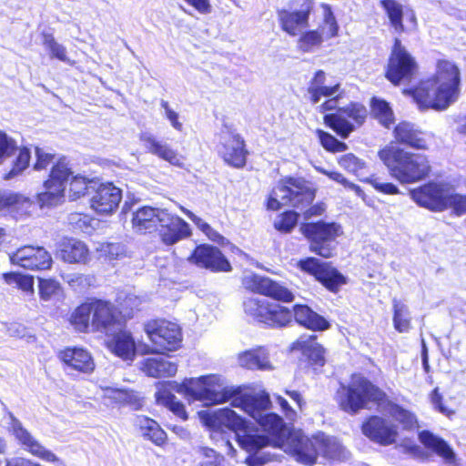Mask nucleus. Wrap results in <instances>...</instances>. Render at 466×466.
Masks as SVG:
<instances>
[{
	"label": "nucleus",
	"instance_id": "obj_1",
	"mask_svg": "<svg viewBox=\"0 0 466 466\" xmlns=\"http://www.w3.org/2000/svg\"><path fill=\"white\" fill-rule=\"evenodd\" d=\"M171 390L182 394L188 401L200 400L206 405L230 401L233 407L240 408L258 422L264 431L279 438L286 435L287 428L282 418L269 412L271 401L265 391L242 392L238 388L226 386L224 380L214 374L185 379L181 384H163L155 394L157 403L167 407L184 420L187 419L185 407Z\"/></svg>",
	"mask_w": 466,
	"mask_h": 466
},
{
	"label": "nucleus",
	"instance_id": "obj_2",
	"mask_svg": "<svg viewBox=\"0 0 466 466\" xmlns=\"http://www.w3.org/2000/svg\"><path fill=\"white\" fill-rule=\"evenodd\" d=\"M460 81L458 66L451 61L440 60L434 76L421 81L410 93L419 107L443 110L457 100Z\"/></svg>",
	"mask_w": 466,
	"mask_h": 466
},
{
	"label": "nucleus",
	"instance_id": "obj_3",
	"mask_svg": "<svg viewBox=\"0 0 466 466\" xmlns=\"http://www.w3.org/2000/svg\"><path fill=\"white\" fill-rule=\"evenodd\" d=\"M199 415L211 430L218 431L224 427L234 431L240 448L249 454H256L270 444L268 437L261 434L251 422L229 408L218 409L213 412L202 411Z\"/></svg>",
	"mask_w": 466,
	"mask_h": 466
},
{
	"label": "nucleus",
	"instance_id": "obj_4",
	"mask_svg": "<svg viewBox=\"0 0 466 466\" xmlns=\"http://www.w3.org/2000/svg\"><path fill=\"white\" fill-rule=\"evenodd\" d=\"M379 157L400 183L420 181L426 178L431 170L425 155L406 152L395 147L380 150Z\"/></svg>",
	"mask_w": 466,
	"mask_h": 466
},
{
	"label": "nucleus",
	"instance_id": "obj_5",
	"mask_svg": "<svg viewBox=\"0 0 466 466\" xmlns=\"http://www.w3.org/2000/svg\"><path fill=\"white\" fill-rule=\"evenodd\" d=\"M71 323L80 332L92 330L108 333L120 325L114 305L100 299L77 307L71 316Z\"/></svg>",
	"mask_w": 466,
	"mask_h": 466
},
{
	"label": "nucleus",
	"instance_id": "obj_6",
	"mask_svg": "<svg viewBox=\"0 0 466 466\" xmlns=\"http://www.w3.org/2000/svg\"><path fill=\"white\" fill-rule=\"evenodd\" d=\"M383 397L384 393L378 387L360 375L352 376L349 386H341L338 390L340 408L350 413H356L369 401H378Z\"/></svg>",
	"mask_w": 466,
	"mask_h": 466
},
{
	"label": "nucleus",
	"instance_id": "obj_7",
	"mask_svg": "<svg viewBox=\"0 0 466 466\" xmlns=\"http://www.w3.org/2000/svg\"><path fill=\"white\" fill-rule=\"evenodd\" d=\"M314 198V191L304 180L289 178L273 188L267 206L271 210H278L286 205L302 210L312 203Z\"/></svg>",
	"mask_w": 466,
	"mask_h": 466
},
{
	"label": "nucleus",
	"instance_id": "obj_8",
	"mask_svg": "<svg viewBox=\"0 0 466 466\" xmlns=\"http://www.w3.org/2000/svg\"><path fill=\"white\" fill-rule=\"evenodd\" d=\"M300 232L309 240L311 252L328 258L335 253L336 238L342 234V228L335 222L319 221L302 224Z\"/></svg>",
	"mask_w": 466,
	"mask_h": 466
},
{
	"label": "nucleus",
	"instance_id": "obj_9",
	"mask_svg": "<svg viewBox=\"0 0 466 466\" xmlns=\"http://www.w3.org/2000/svg\"><path fill=\"white\" fill-rule=\"evenodd\" d=\"M144 329L152 344L147 353L163 354L175 350L182 341L181 329L172 321L154 319L145 324Z\"/></svg>",
	"mask_w": 466,
	"mask_h": 466
},
{
	"label": "nucleus",
	"instance_id": "obj_10",
	"mask_svg": "<svg viewBox=\"0 0 466 466\" xmlns=\"http://www.w3.org/2000/svg\"><path fill=\"white\" fill-rule=\"evenodd\" d=\"M7 419V431L24 451L46 462L56 466L61 464V460L52 451L42 445L13 413L9 412Z\"/></svg>",
	"mask_w": 466,
	"mask_h": 466
},
{
	"label": "nucleus",
	"instance_id": "obj_11",
	"mask_svg": "<svg viewBox=\"0 0 466 466\" xmlns=\"http://www.w3.org/2000/svg\"><path fill=\"white\" fill-rule=\"evenodd\" d=\"M218 137V151L224 161L235 167H243L248 152L245 149L244 139L236 132L233 126L225 122Z\"/></svg>",
	"mask_w": 466,
	"mask_h": 466
},
{
	"label": "nucleus",
	"instance_id": "obj_12",
	"mask_svg": "<svg viewBox=\"0 0 466 466\" xmlns=\"http://www.w3.org/2000/svg\"><path fill=\"white\" fill-rule=\"evenodd\" d=\"M417 70L415 58L401 45L400 40L396 38L388 62L387 79L398 85L401 81L410 80Z\"/></svg>",
	"mask_w": 466,
	"mask_h": 466
},
{
	"label": "nucleus",
	"instance_id": "obj_13",
	"mask_svg": "<svg viewBox=\"0 0 466 466\" xmlns=\"http://www.w3.org/2000/svg\"><path fill=\"white\" fill-rule=\"evenodd\" d=\"M72 174L65 159L59 160L51 170L50 178L44 184L45 191L38 194L41 208H50L60 204L64 199L65 182Z\"/></svg>",
	"mask_w": 466,
	"mask_h": 466
},
{
	"label": "nucleus",
	"instance_id": "obj_14",
	"mask_svg": "<svg viewBox=\"0 0 466 466\" xmlns=\"http://www.w3.org/2000/svg\"><path fill=\"white\" fill-rule=\"evenodd\" d=\"M311 10V0H291L289 10L279 9L277 11L281 29L289 35H298L303 28L309 25Z\"/></svg>",
	"mask_w": 466,
	"mask_h": 466
},
{
	"label": "nucleus",
	"instance_id": "obj_15",
	"mask_svg": "<svg viewBox=\"0 0 466 466\" xmlns=\"http://www.w3.org/2000/svg\"><path fill=\"white\" fill-rule=\"evenodd\" d=\"M299 268L313 276L329 290L336 292L345 283V278L329 262L316 258H307L299 261Z\"/></svg>",
	"mask_w": 466,
	"mask_h": 466
},
{
	"label": "nucleus",
	"instance_id": "obj_16",
	"mask_svg": "<svg viewBox=\"0 0 466 466\" xmlns=\"http://www.w3.org/2000/svg\"><path fill=\"white\" fill-rule=\"evenodd\" d=\"M12 264L30 270L50 268L52 257L43 247L24 246L9 255Z\"/></svg>",
	"mask_w": 466,
	"mask_h": 466
},
{
	"label": "nucleus",
	"instance_id": "obj_17",
	"mask_svg": "<svg viewBox=\"0 0 466 466\" xmlns=\"http://www.w3.org/2000/svg\"><path fill=\"white\" fill-rule=\"evenodd\" d=\"M449 189L441 184L428 183L410 191L411 198L420 207L433 211L445 209Z\"/></svg>",
	"mask_w": 466,
	"mask_h": 466
},
{
	"label": "nucleus",
	"instance_id": "obj_18",
	"mask_svg": "<svg viewBox=\"0 0 466 466\" xmlns=\"http://www.w3.org/2000/svg\"><path fill=\"white\" fill-rule=\"evenodd\" d=\"M243 284L252 291L277 300L290 302L294 299V295L287 288L266 277L249 274L245 276Z\"/></svg>",
	"mask_w": 466,
	"mask_h": 466
},
{
	"label": "nucleus",
	"instance_id": "obj_19",
	"mask_svg": "<svg viewBox=\"0 0 466 466\" xmlns=\"http://www.w3.org/2000/svg\"><path fill=\"white\" fill-rule=\"evenodd\" d=\"M284 451L289 453L298 462L313 465L316 463L318 457L315 435L309 438L302 433H294L289 437Z\"/></svg>",
	"mask_w": 466,
	"mask_h": 466
},
{
	"label": "nucleus",
	"instance_id": "obj_20",
	"mask_svg": "<svg viewBox=\"0 0 466 466\" xmlns=\"http://www.w3.org/2000/svg\"><path fill=\"white\" fill-rule=\"evenodd\" d=\"M362 432L370 440L380 445H390L398 437L397 427L390 420L372 416L362 425Z\"/></svg>",
	"mask_w": 466,
	"mask_h": 466
},
{
	"label": "nucleus",
	"instance_id": "obj_21",
	"mask_svg": "<svg viewBox=\"0 0 466 466\" xmlns=\"http://www.w3.org/2000/svg\"><path fill=\"white\" fill-rule=\"evenodd\" d=\"M122 199V191L112 183L100 184L91 198L92 209L102 215L113 213Z\"/></svg>",
	"mask_w": 466,
	"mask_h": 466
},
{
	"label": "nucleus",
	"instance_id": "obj_22",
	"mask_svg": "<svg viewBox=\"0 0 466 466\" xmlns=\"http://www.w3.org/2000/svg\"><path fill=\"white\" fill-rule=\"evenodd\" d=\"M160 217L162 219L158 223L157 230L165 244L173 245L189 236V225L179 217L171 215L167 210L161 212Z\"/></svg>",
	"mask_w": 466,
	"mask_h": 466
},
{
	"label": "nucleus",
	"instance_id": "obj_23",
	"mask_svg": "<svg viewBox=\"0 0 466 466\" xmlns=\"http://www.w3.org/2000/svg\"><path fill=\"white\" fill-rule=\"evenodd\" d=\"M189 260L212 271H229L231 269L229 262L221 251L218 248L208 245L197 247Z\"/></svg>",
	"mask_w": 466,
	"mask_h": 466
},
{
	"label": "nucleus",
	"instance_id": "obj_24",
	"mask_svg": "<svg viewBox=\"0 0 466 466\" xmlns=\"http://www.w3.org/2000/svg\"><path fill=\"white\" fill-rule=\"evenodd\" d=\"M141 142L144 147L152 155L170 163L173 166L182 167L184 157L167 142L157 139L150 133L141 134Z\"/></svg>",
	"mask_w": 466,
	"mask_h": 466
},
{
	"label": "nucleus",
	"instance_id": "obj_25",
	"mask_svg": "<svg viewBox=\"0 0 466 466\" xmlns=\"http://www.w3.org/2000/svg\"><path fill=\"white\" fill-rule=\"evenodd\" d=\"M58 256L67 263L86 264L90 259L86 243L76 238H64L58 244Z\"/></svg>",
	"mask_w": 466,
	"mask_h": 466
},
{
	"label": "nucleus",
	"instance_id": "obj_26",
	"mask_svg": "<svg viewBox=\"0 0 466 466\" xmlns=\"http://www.w3.org/2000/svg\"><path fill=\"white\" fill-rule=\"evenodd\" d=\"M326 73L323 70H317L309 80L307 94L311 103L317 104L321 97H329L340 93V84L327 86Z\"/></svg>",
	"mask_w": 466,
	"mask_h": 466
},
{
	"label": "nucleus",
	"instance_id": "obj_27",
	"mask_svg": "<svg viewBox=\"0 0 466 466\" xmlns=\"http://www.w3.org/2000/svg\"><path fill=\"white\" fill-rule=\"evenodd\" d=\"M58 357L66 366L81 372L88 373L95 368L91 355L82 348H66Z\"/></svg>",
	"mask_w": 466,
	"mask_h": 466
},
{
	"label": "nucleus",
	"instance_id": "obj_28",
	"mask_svg": "<svg viewBox=\"0 0 466 466\" xmlns=\"http://www.w3.org/2000/svg\"><path fill=\"white\" fill-rule=\"evenodd\" d=\"M166 209L154 208L151 207H143L133 213L132 226L134 229L140 233L152 232L157 230L158 223L162 218L161 212Z\"/></svg>",
	"mask_w": 466,
	"mask_h": 466
},
{
	"label": "nucleus",
	"instance_id": "obj_29",
	"mask_svg": "<svg viewBox=\"0 0 466 466\" xmlns=\"http://www.w3.org/2000/svg\"><path fill=\"white\" fill-rule=\"evenodd\" d=\"M292 350H301L302 354L309 360L311 365L324 366L325 350L316 341V336H301L292 345Z\"/></svg>",
	"mask_w": 466,
	"mask_h": 466
},
{
	"label": "nucleus",
	"instance_id": "obj_30",
	"mask_svg": "<svg viewBox=\"0 0 466 466\" xmlns=\"http://www.w3.org/2000/svg\"><path fill=\"white\" fill-rule=\"evenodd\" d=\"M108 348L124 360H133L136 356V342L127 330L116 332L108 341Z\"/></svg>",
	"mask_w": 466,
	"mask_h": 466
},
{
	"label": "nucleus",
	"instance_id": "obj_31",
	"mask_svg": "<svg viewBox=\"0 0 466 466\" xmlns=\"http://www.w3.org/2000/svg\"><path fill=\"white\" fill-rule=\"evenodd\" d=\"M292 314L299 325L309 329L321 331L329 328V323L326 319L313 311L306 305L294 306Z\"/></svg>",
	"mask_w": 466,
	"mask_h": 466
},
{
	"label": "nucleus",
	"instance_id": "obj_32",
	"mask_svg": "<svg viewBox=\"0 0 466 466\" xmlns=\"http://www.w3.org/2000/svg\"><path fill=\"white\" fill-rule=\"evenodd\" d=\"M141 370L149 377H172L177 371V365L167 359L157 356L147 358L141 362Z\"/></svg>",
	"mask_w": 466,
	"mask_h": 466
},
{
	"label": "nucleus",
	"instance_id": "obj_33",
	"mask_svg": "<svg viewBox=\"0 0 466 466\" xmlns=\"http://www.w3.org/2000/svg\"><path fill=\"white\" fill-rule=\"evenodd\" d=\"M134 425L143 438L152 441L155 445L163 446L166 443L167 433L156 420L138 415L134 420Z\"/></svg>",
	"mask_w": 466,
	"mask_h": 466
},
{
	"label": "nucleus",
	"instance_id": "obj_34",
	"mask_svg": "<svg viewBox=\"0 0 466 466\" xmlns=\"http://www.w3.org/2000/svg\"><path fill=\"white\" fill-rule=\"evenodd\" d=\"M315 446L318 455L327 459L345 460L348 457L346 450L335 437L318 433L315 435Z\"/></svg>",
	"mask_w": 466,
	"mask_h": 466
},
{
	"label": "nucleus",
	"instance_id": "obj_35",
	"mask_svg": "<svg viewBox=\"0 0 466 466\" xmlns=\"http://www.w3.org/2000/svg\"><path fill=\"white\" fill-rule=\"evenodd\" d=\"M394 136L398 142L417 149H426L427 142L421 133L407 121L400 122L394 128Z\"/></svg>",
	"mask_w": 466,
	"mask_h": 466
},
{
	"label": "nucleus",
	"instance_id": "obj_36",
	"mask_svg": "<svg viewBox=\"0 0 466 466\" xmlns=\"http://www.w3.org/2000/svg\"><path fill=\"white\" fill-rule=\"evenodd\" d=\"M421 443L428 449L434 451L447 462H453L455 453L450 445L441 438L428 431H421L419 435Z\"/></svg>",
	"mask_w": 466,
	"mask_h": 466
},
{
	"label": "nucleus",
	"instance_id": "obj_37",
	"mask_svg": "<svg viewBox=\"0 0 466 466\" xmlns=\"http://www.w3.org/2000/svg\"><path fill=\"white\" fill-rule=\"evenodd\" d=\"M238 362L241 367L250 370H271L273 366L268 360V354L266 350L260 348L248 350L238 357Z\"/></svg>",
	"mask_w": 466,
	"mask_h": 466
},
{
	"label": "nucleus",
	"instance_id": "obj_38",
	"mask_svg": "<svg viewBox=\"0 0 466 466\" xmlns=\"http://www.w3.org/2000/svg\"><path fill=\"white\" fill-rule=\"evenodd\" d=\"M32 207V200L25 196L15 193H6L5 195V205L4 209L7 210L15 217L29 215Z\"/></svg>",
	"mask_w": 466,
	"mask_h": 466
},
{
	"label": "nucleus",
	"instance_id": "obj_39",
	"mask_svg": "<svg viewBox=\"0 0 466 466\" xmlns=\"http://www.w3.org/2000/svg\"><path fill=\"white\" fill-rule=\"evenodd\" d=\"M271 303L267 299H259L257 298H249L244 301V311L245 313L252 318L254 320L264 323L267 318L269 316L268 311Z\"/></svg>",
	"mask_w": 466,
	"mask_h": 466
},
{
	"label": "nucleus",
	"instance_id": "obj_40",
	"mask_svg": "<svg viewBox=\"0 0 466 466\" xmlns=\"http://www.w3.org/2000/svg\"><path fill=\"white\" fill-rule=\"evenodd\" d=\"M393 305V326L400 333L408 332L410 329V312L407 305L394 299Z\"/></svg>",
	"mask_w": 466,
	"mask_h": 466
},
{
	"label": "nucleus",
	"instance_id": "obj_41",
	"mask_svg": "<svg viewBox=\"0 0 466 466\" xmlns=\"http://www.w3.org/2000/svg\"><path fill=\"white\" fill-rule=\"evenodd\" d=\"M268 317L265 321V325L269 327H284L291 322L293 314L285 307L279 304L271 303L268 311Z\"/></svg>",
	"mask_w": 466,
	"mask_h": 466
},
{
	"label": "nucleus",
	"instance_id": "obj_42",
	"mask_svg": "<svg viewBox=\"0 0 466 466\" xmlns=\"http://www.w3.org/2000/svg\"><path fill=\"white\" fill-rule=\"evenodd\" d=\"M381 5L384 7L390 21V24L394 27V29L399 33L403 32V10L401 5L394 0H382Z\"/></svg>",
	"mask_w": 466,
	"mask_h": 466
},
{
	"label": "nucleus",
	"instance_id": "obj_43",
	"mask_svg": "<svg viewBox=\"0 0 466 466\" xmlns=\"http://www.w3.org/2000/svg\"><path fill=\"white\" fill-rule=\"evenodd\" d=\"M43 46L48 51L51 58L70 64L71 61L66 55V48L59 44L52 34H43Z\"/></svg>",
	"mask_w": 466,
	"mask_h": 466
},
{
	"label": "nucleus",
	"instance_id": "obj_44",
	"mask_svg": "<svg viewBox=\"0 0 466 466\" xmlns=\"http://www.w3.org/2000/svg\"><path fill=\"white\" fill-rule=\"evenodd\" d=\"M5 281L9 285H15L21 290L26 293L34 291V279L29 275L11 272L3 275Z\"/></svg>",
	"mask_w": 466,
	"mask_h": 466
},
{
	"label": "nucleus",
	"instance_id": "obj_45",
	"mask_svg": "<svg viewBox=\"0 0 466 466\" xmlns=\"http://www.w3.org/2000/svg\"><path fill=\"white\" fill-rule=\"evenodd\" d=\"M180 210L189 218L191 221L203 232L205 233L211 240L219 242L223 239V237L214 230L207 222H205L202 218L196 216L190 210L186 208L179 206Z\"/></svg>",
	"mask_w": 466,
	"mask_h": 466
},
{
	"label": "nucleus",
	"instance_id": "obj_46",
	"mask_svg": "<svg viewBox=\"0 0 466 466\" xmlns=\"http://www.w3.org/2000/svg\"><path fill=\"white\" fill-rule=\"evenodd\" d=\"M323 37L318 30H310L304 33L299 40V46L304 52H310L321 45Z\"/></svg>",
	"mask_w": 466,
	"mask_h": 466
},
{
	"label": "nucleus",
	"instance_id": "obj_47",
	"mask_svg": "<svg viewBox=\"0 0 466 466\" xmlns=\"http://www.w3.org/2000/svg\"><path fill=\"white\" fill-rule=\"evenodd\" d=\"M89 183H91V181H88L85 177H73L69 184V198L72 200H76L81 198L82 196H85L88 190Z\"/></svg>",
	"mask_w": 466,
	"mask_h": 466
},
{
	"label": "nucleus",
	"instance_id": "obj_48",
	"mask_svg": "<svg viewBox=\"0 0 466 466\" xmlns=\"http://www.w3.org/2000/svg\"><path fill=\"white\" fill-rule=\"evenodd\" d=\"M99 252L101 257L108 260L120 259L127 256L126 247L120 243L102 244Z\"/></svg>",
	"mask_w": 466,
	"mask_h": 466
},
{
	"label": "nucleus",
	"instance_id": "obj_49",
	"mask_svg": "<svg viewBox=\"0 0 466 466\" xmlns=\"http://www.w3.org/2000/svg\"><path fill=\"white\" fill-rule=\"evenodd\" d=\"M339 164L345 170L351 172L358 177L360 176L361 170L365 167V162L351 153L340 157Z\"/></svg>",
	"mask_w": 466,
	"mask_h": 466
},
{
	"label": "nucleus",
	"instance_id": "obj_50",
	"mask_svg": "<svg viewBox=\"0 0 466 466\" xmlns=\"http://www.w3.org/2000/svg\"><path fill=\"white\" fill-rule=\"evenodd\" d=\"M298 213L294 211H288L277 218L274 222V227L277 230L282 233H289L297 225Z\"/></svg>",
	"mask_w": 466,
	"mask_h": 466
},
{
	"label": "nucleus",
	"instance_id": "obj_51",
	"mask_svg": "<svg viewBox=\"0 0 466 466\" xmlns=\"http://www.w3.org/2000/svg\"><path fill=\"white\" fill-rule=\"evenodd\" d=\"M317 133L322 147L326 150L330 152H343L348 148L345 143L339 141L330 134L322 130H318Z\"/></svg>",
	"mask_w": 466,
	"mask_h": 466
},
{
	"label": "nucleus",
	"instance_id": "obj_52",
	"mask_svg": "<svg viewBox=\"0 0 466 466\" xmlns=\"http://www.w3.org/2000/svg\"><path fill=\"white\" fill-rule=\"evenodd\" d=\"M326 124L339 136L345 138L355 128L354 124L348 121V118H324Z\"/></svg>",
	"mask_w": 466,
	"mask_h": 466
},
{
	"label": "nucleus",
	"instance_id": "obj_53",
	"mask_svg": "<svg viewBox=\"0 0 466 466\" xmlns=\"http://www.w3.org/2000/svg\"><path fill=\"white\" fill-rule=\"evenodd\" d=\"M38 288L40 298L46 301L57 296L60 291L59 283L54 279H40Z\"/></svg>",
	"mask_w": 466,
	"mask_h": 466
},
{
	"label": "nucleus",
	"instance_id": "obj_54",
	"mask_svg": "<svg viewBox=\"0 0 466 466\" xmlns=\"http://www.w3.org/2000/svg\"><path fill=\"white\" fill-rule=\"evenodd\" d=\"M68 224L75 230H79L82 232H88L91 228V221L92 218L84 213L74 212L69 214L68 216Z\"/></svg>",
	"mask_w": 466,
	"mask_h": 466
},
{
	"label": "nucleus",
	"instance_id": "obj_55",
	"mask_svg": "<svg viewBox=\"0 0 466 466\" xmlns=\"http://www.w3.org/2000/svg\"><path fill=\"white\" fill-rule=\"evenodd\" d=\"M30 161V151L28 148L24 147L20 150L18 157L15 159L13 168L6 174L5 178L10 179L19 175L25 169Z\"/></svg>",
	"mask_w": 466,
	"mask_h": 466
},
{
	"label": "nucleus",
	"instance_id": "obj_56",
	"mask_svg": "<svg viewBox=\"0 0 466 466\" xmlns=\"http://www.w3.org/2000/svg\"><path fill=\"white\" fill-rule=\"evenodd\" d=\"M322 7L324 9V26L322 30L326 34L327 37H334L337 35L339 31L336 18L329 5L323 4Z\"/></svg>",
	"mask_w": 466,
	"mask_h": 466
},
{
	"label": "nucleus",
	"instance_id": "obj_57",
	"mask_svg": "<svg viewBox=\"0 0 466 466\" xmlns=\"http://www.w3.org/2000/svg\"><path fill=\"white\" fill-rule=\"evenodd\" d=\"M452 208L453 212L461 216L466 213V196L460 194H451L449 192L447 202H445V209Z\"/></svg>",
	"mask_w": 466,
	"mask_h": 466
},
{
	"label": "nucleus",
	"instance_id": "obj_58",
	"mask_svg": "<svg viewBox=\"0 0 466 466\" xmlns=\"http://www.w3.org/2000/svg\"><path fill=\"white\" fill-rule=\"evenodd\" d=\"M360 180H363L369 184H370L376 190L384 193V194H398L399 189L398 187L393 185L392 183L389 182H382L380 177H376L375 175H372L366 178H360Z\"/></svg>",
	"mask_w": 466,
	"mask_h": 466
},
{
	"label": "nucleus",
	"instance_id": "obj_59",
	"mask_svg": "<svg viewBox=\"0 0 466 466\" xmlns=\"http://www.w3.org/2000/svg\"><path fill=\"white\" fill-rule=\"evenodd\" d=\"M202 453L204 460L199 462V466H223V457L218 455L214 450L203 448Z\"/></svg>",
	"mask_w": 466,
	"mask_h": 466
},
{
	"label": "nucleus",
	"instance_id": "obj_60",
	"mask_svg": "<svg viewBox=\"0 0 466 466\" xmlns=\"http://www.w3.org/2000/svg\"><path fill=\"white\" fill-rule=\"evenodd\" d=\"M370 106L375 116H392V110L390 105L385 100L374 97L371 100Z\"/></svg>",
	"mask_w": 466,
	"mask_h": 466
},
{
	"label": "nucleus",
	"instance_id": "obj_61",
	"mask_svg": "<svg viewBox=\"0 0 466 466\" xmlns=\"http://www.w3.org/2000/svg\"><path fill=\"white\" fill-rule=\"evenodd\" d=\"M15 142L5 133L0 131V162L15 149Z\"/></svg>",
	"mask_w": 466,
	"mask_h": 466
},
{
	"label": "nucleus",
	"instance_id": "obj_62",
	"mask_svg": "<svg viewBox=\"0 0 466 466\" xmlns=\"http://www.w3.org/2000/svg\"><path fill=\"white\" fill-rule=\"evenodd\" d=\"M328 177L330 179L343 185L346 188L354 191L357 196L361 197L363 195L361 188L354 183L350 182L341 173L337 171H329Z\"/></svg>",
	"mask_w": 466,
	"mask_h": 466
},
{
	"label": "nucleus",
	"instance_id": "obj_63",
	"mask_svg": "<svg viewBox=\"0 0 466 466\" xmlns=\"http://www.w3.org/2000/svg\"><path fill=\"white\" fill-rule=\"evenodd\" d=\"M104 398L112 400L113 401L124 404L127 393V390L106 387L102 389Z\"/></svg>",
	"mask_w": 466,
	"mask_h": 466
},
{
	"label": "nucleus",
	"instance_id": "obj_64",
	"mask_svg": "<svg viewBox=\"0 0 466 466\" xmlns=\"http://www.w3.org/2000/svg\"><path fill=\"white\" fill-rule=\"evenodd\" d=\"M36 162L34 166L35 170L45 169L50 163H52L54 156L52 154L45 152L40 147L35 148Z\"/></svg>",
	"mask_w": 466,
	"mask_h": 466
}]
</instances>
